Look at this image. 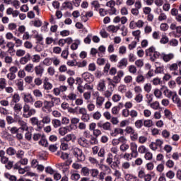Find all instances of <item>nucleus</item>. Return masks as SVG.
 I'll return each mask as SVG.
<instances>
[{"label": "nucleus", "instance_id": "f257e3e1", "mask_svg": "<svg viewBox=\"0 0 181 181\" xmlns=\"http://www.w3.org/2000/svg\"><path fill=\"white\" fill-rule=\"evenodd\" d=\"M16 157L17 159H20V160L14 165V169H19L21 165L23 166L28 165V158H25V151L23 150L16 151Z\"/></svg>", "mask_w": 181, "mask_h": 181}, {"label": "nucleus", "instance_id": "f03ea898", "mask_svg": "<svg viewBox=\"0 0 181 181\" xmlns=\"http://www.w3.org/2000/svg\"><path fill=\"white\" fill-rule=\"evenodd\" d=\"M23 117L24 118H30L32 115H35V114H36V110L33 108L30 109V106L26 103H25L23 107Z\"/></svg>", "mask_w": 181, "mask_h": 181}, {"label": "nucleus", "instance_id": "7ed1b4c3", "mask_svg": "<svg viewBox=\"0 0 181 181\" xmlns=\"http://www.w3.org/2000/svg\"><path fill=\"white\" fill-rule=\"evenodd\" d=\"M146 55L150 56L151 62H155L156 59H159L160 53H159L158 51H155V47H151L146 50Z\"/></svg>", "mask_w": 181, "mask_h": 181}, {"label": "nucleus", "instance_id": "20e7f679", "mask_svg": "<svg viewBox=\"0 0 181 181\" xmlns=\"http://www.w3.org/2000/svg\"><path fill=\"white\" fill-rule=\"evenodd\" d=\"M16 121L21 127L18 129H21L22 131H29V129L30 131H32V129H33V127H28V123L23 121V119H22L18 115H16Z\"/></svg>", "mask_w": 181, "mask_h": 181}, {"label": "nucleus", "instance_id": "39448f33", "mask_svg": "<svg viewBox=\"0 0 181 181\" xmlns=\"http://www.w3.org/2000/svg\"><path fill=\"white\" fill-rule=\"evenodd\" d=\"M113 160L114 156L112 155V153H108L107 155L106 163L110 165L111 169H115V168H118V166H119L118 161L113 162Z\"/></svg>", "mask_w": 181, "mask_h": 181}, {"label": "nucleus", "instance_id": "423d86ee", "mask_svg": "<svg viewBox=\"0 0 181 181\" xmlns=\"http://www.w3.org/2000/svg\"><path fill=\"white\" fill-rule=\"evenodd\" d=\"M45 98H47L49 104L52 105V107H55V105H60V103H62V100H60V98L54 97L52 94H47L45 96Z\"/></svg>", "mask_w": 181, "mask_h": 181}, {"label": "nucleus", "instance_id": "0eeeda50", "mask_svg": "<svg viewBox=\"0 0 181 181\" xmlns=\"http://www.w3.org/2000/svg\"><path fill=\"white\" fill-rule=\"evenodd\" d=\"M74 156L76 158L78 162H84L86 160V156L83 153V151L78 148H74Z\"/></svg>", "mask_w": 181, "mask_h": 181}, {"label": "nucleus", "instance_id": "6e6552de", "mask_svg": "<svg viewBox=\"0 0 181 181\" xmlns=\"http://www.w3.org/2000/svg\"><path fill=\"white\" fill-rule=\"evenodd\" d=\"M96 100H95V105L97 108H101L103 105H104V103L105 101V98L104 96L100 95V93L96 92Z\"/></svg>", "mask_w": 181, "mask_h": 181}, {"label": "nucleus", "instance_id": "1a4fd4ad", "mask_svg": "<svg viewBox=\"0 0 181 181\" xmlns=\"http://www.w3.org/2000/svg\"><path fill=\"white\" fill-rule=\"evenodd\" d=\"M160 90L163 91V94L166 98H172L176 93V91L171 90L165 86H163Z\"/></svg>", "mask_w": 181, "mask_h": 181}, {"label": "nucleus", "instance_id": "9d476101", "mask_svg": "<svg viewBox=\"0 0 181 181\" xmlns=\"http://www.w3.org/2000/svg\"><path fill=\"white\" fill-rule=\"evenodd\" d=\"M98 128H101L103 131H111V123L106 122L103 123V121H100L97 123Z\"/></svg>", "mask_w": 181, "mask_h": 181}, {"label": "nucleus", "instance_id": "9b49d317", "mask_svg": "<svg viewBox=\"0 0 181 181\" xmlns=\"http://www.w3.org/2000/svg\"><path fill=\"white\" fill-rule=\"evenodd\" d=\"M21 95L23 97L24 103H26L27 104L34 103L35 101V99H33V96H32V94L30 93H21Z\"/></svg>", "mask_w": 181, "mask_h": 181}, {"label": "nucleus", "instance_id": "f8f14e48", "mask_svg": "<svg viewBox=\"0 0 181 181\" xmlns=\"http://www.w3.org/2000/svg\"><path fill=\"white\" fill-rule=\"evenodd\" d=\"M34 71L36 76H38V77H42L43 76V73H45V67H43L42 64H40L35 66Z\"/></svg>", "mask_w": 181, "mask_h": 181}, {"label": "nucleus", "instance_id": "ddd939ff", "mask_svg": "<svg viewBox=\"0 0 181 181\" xmlns=\"http://www.w3.org/2000/svg\"><path fill=\"white\" fill-rule=\"evenodd\" d=\"M160 59L163 60L165 63H168L170 62V60H173L175 59V54L173 53H169V54H165L162 53L160 54Z\"/></svg>", "mask_w": 181, "mask_h": 181}, {"label": "nucleus", "instance_id": "4468645a", "mask_svg": "<svg viewBox=\"0 0 181 181\" xmlns=\"http://www.w3.org/2000/svg\"><path fill=\"white\" fill-rule=\"evenodd\" d=\"M52 108H53V107L52 104L49 102V100H45L44 105L42 107V111H43V112H47V114H49L52 112Z\"/></svg>", "mask_w": 181, "mask_h": 181}, {"label": "nucleus", "instance_id": "2eb2a0df", "mask_svg": "<svg viewBox=\"0 0 181 181\" xmlns=\"http://www.w3.org/2000/svg\"><path fill=\"white\" fill-rule=\"evenodd\" d=\"M107 89V86L105 84V80L100 79L97 85V90L100 91V93H103Z\"/></svg>", "mask_w": 181, "mask_h": 181}, {"label": "nucleus", "instance_id": "dca6fc26", "mask_svg": "<svg viewBox=\"0 0 181 181\" xmlns=\"http://www.w3.org/2000/svg\"><path fill=\"white\" fill-rule=\"evenodd\" d=\"M124 71H119L117 73V75L112 78L115 84H119L121 83V79L124 77Z\"/></svg>", "mask_w": 181, "mask_h": 181}, {"label": "nucleus", "instance_id": "f3484780", "mask_svg": "<svg viewBox=\"0 0 181 181\" xmlns=\"http://www.w3.org/2000/svg\"><path fill=\"white\" fill-rule=\"evenodd\" d=\"M82 78H83L85 81H87V83H93V81H94V76L88 72L83 73L82 74Z\"/></svg>", "mask_w": 181, "mask_h": 181}, {"label": "nucleus", "instance_id": "a211bd4d", "mask_svg": "<svg viewBox=\"0 0 181 181\" xmlns=\"http://www.w3.org/2000/svg\"><path fill=\"white\" fill-rule=\"evenodd\" d=\"M78 144H79L81 146H83V148H88V146H90V142L84 137H80L78 139Z\"/></svg>", "mask_w": 181, "mask_h": 181}, {"label": "nucleus", "instance_id": "6ab92c4d", "mask_svg": "<svg viewBox=\"0 0 181 181\" xmlns=\"http://www.w3.org/2000/svg\"><path fill=\"white\" fill-rule=\"evenodd\" d=\"M131 153L135 155L136 156H138V144L135 142H131L129 145Z\"/></svg>", "mask_w": 181, "mask_h": 181}, {"label": "nucleus", "instance_id": "aec40b11", "mask_svg": "<svg viewBox=\"0 0 181 181\" xmlns=\"http://www.w3.org/2000/svg\"><path fill=\"white\" fill-rule=\"evenodd\" d=\"M58 131L59 135H62V136H64V135H66L67 132H71V129H70V127H60Z\"/></svg>", "mask_w": 181, "mask_h": 181}, {"label": "nucleus", "instance_id": "412c9836", "mask_svg": "<svg viewBox=\"0 0 181 181\" xmlns=\"http://www.w3.org/2000/svg\"><path fill=\"white\" fill-rule=\"evenodd\" d=\"M124 175L126 181H134L137 179L136 176L127 172H124Z\"/></svg>", "mask_w": 181, "mask_h": 181}, {"label": "nucleus", "instance_id": "4be33fe9", "mask_svg": "<svg viewBox=\"0 0 181 181\" xmlns=\"http://www.w3.org/2000/svg\"><path fill=\"white\" fill-rule=\"evenodd\" d=\"M41 118H42L41 122H42V124H44L45 125H49V124H50V122H52V118L50 117V115H49L42 116Z\"/></svg>", "mask_w": 181, "mask_h": 181}, {"label": "nucleus", "instance_id": "5701e85b", "mask_svg": "<svg viewBox=\"0 0 181 181\" xmlns=\"http://www.w3.org/2000/svg\"><path fill=\"white\" fill-rule=\"evenodd\" d=\"M173 103L177 104V107H181V100L177 95V93L175 92V94L171 98Z\"/></svg>", "mask_w": 181, "mask_h": 181}, {"label": "nucleus", "instance_id": "b1692460", "mask_svg": "<svg viewBox=\"0 0 181 181\" xmlns=\"http://www.w3.org/2000/svg\"><path fill=\"white\" fill-rule=\"evenodd\" d=\"M146 80V78L142 74H139L136 77V83L138 84H144Z\"/></svg>", "mask_w": 181, "mask_h": 181}, {"label": "nucleus", "instance_id": "393cba45", "mask_svg": "<svg viewBox=\"0 0 181 181\" xmlns=\"http://www.w3.org/2000/svg\"><path fill=\"white\" fill-rule=\"evenodd\" d=\"M128 66V59L127 58H122L117 64L119 69H124Z\"/></svg>", "mask_w": 181, "mask_h": 181}, {"label": "nucleus", "instance_id": "a878e982", "mask_svg": "<svg viewBox=\"0 0 181 181\" xmlns=\"http://www.w3.org/2000/svg\"><path fill=\"white\" fill-rule=\"evenodd\" d=\"M43 88L46 90H52L53 88V84L49 82V79H45L43 82Z\"/></svg>", "mask_w": 181, "mask_h": 181}, {"label": "nucleus", "instance_id": "bb28decb", "mask_svg": "<svg viewBox=\"0 0 181 181\" xmlns=\"http://www.w3.org/2000/svg\"><path fill=\"white\" fill-rule=\"evenodd\" d=\"M29 61H30V54L29 53H27L24 57L20 59L21 64H26Z\"/></svg>", "mask_w": 181, "mask_h": 181}, {"label": "nucleus", "instance_id": "cd10ccee", "mask_svg": "<svg viewBox=\"0 0 181 181\" xmlns=\"http://www.w3.org/2000/svg\"><path fill=\"white\" fill-rule=\"evenodd\" d=\"M107 32H112V33H117L119 30V26L118 25H109L107 29Z\"/></svg>", "mask_w": 181, "mask_h": 181}, {"label": "nucleus", "instance_id": "c85d7f7f", "mask_svg": "<svg viewBox=\"0 0 181 181\" xmlns=\"http://www.w3.org/2000/svg\"><path fill=\"white\" fill-rule=\"evenodd\" d=\"M166 19H168V16L163 12V11H162V9H160V14L158 20L160 22H163V21H166Z\"/></svg>", "mask_w": 181, "mask_h": 181}, {"label": "nucleus", "instance_id": "c756f323", "mask_svg": "<svg viewBox=\"0 0 181 181\" xmlns=\"http://www.w3.org/2000/svg\"><path fill=\"white\" fill-rule=\"evenodd\" d=\"M24 70H25L27 73H33V71H35V66H33V64H28L25 65Z\"/></svg>", "mask_w": 181, "mask_h": 181}, {"label": "nucleus", "instance_id": "7c9ffc66", "mask_svg": "<svg viewBox=\"0 0 181 181\" xmlns=\"http://www.w3.org/2000/svg\"><path fill=\"white\" fill-rule=\"evenodd\" d=\"M76 99H77V95L74 93H71L66 96V101H76Z\"/></svg>", "mask_w": 181, "mask_h": 181}, {"label": "nucleus", "instance_id": "2f4dec72", "mask_svg": "<svg viewBox=\"0 0 181 181\" xmlns=\"http://www.w3.org/2000/svg\"><path fill=\"white\" fill-rule=\"evenodd\" d=\"M70 173H71V180L77 181L81 177L80 174L77 173H74V170H71Z\"/></svg>", "mask_w": 181, "mask_h": 181}, {"label": "nucleus", "instance_id": "473e14b6", "mask_svg": "<svg viewBox=\"0 0 181 181\" xmlns=\"http://www.w3.org/2000/svg\"><path fill=\"white\" fill-rule=\"evenodd\" d=\"M6 88V79L5 78H0V91H4Z\"/></svg>", "mask_w": 181, "mask_h": 181}, {"label": "nucleus", "instance_id": "72a5a7b5", "mask_svg": "<svg viewBox=\"0 0 181 181\" xmlns=\"http://www.w3.org/2000/svg\"><path fill=\"white\" fill-rule=\"evenodd\" d=\"M6 152L8 156H13L16 155V150L13 147H9L6 150Z\"/></svg>", "mask_w": 181, "mask_h": 181}, {"label": "nucleus", "instance_id": "f704fd0d", "mask_svg": "<svg viewBox=\"0 0 181 181\" xmlns=\"http://www.w3.org/2000/svg\"><path fill=\"white\" fill-rule=\"evenodd\" d=\"M143 124L146 128H152L153 127V121L152 119H146L143 122Z\"/></svg>", "mask_w": 181, "mask_h": 181}, {"label": "nucleus", "instance_id": "c9c22d12", "mask_svg": "<svg viewBox=\"0 0 181 181\" xmlns=\"http://www.w3.org/2000/svg\"><path fill=\"white\" fill-rule=\"evenodd\" d=\"M123 158L124 159H126V160H132V158H138V156L134 154L133 153H126L124 155Z\"/></svg>", "mask_w": 181, "mask_h": 181}, {"label": "nucleus", "instance_id": "e433bc0d", "mask_svg": "<svg viewBox=\"0 0 181 181\" xmlns=\"http://www.w3.org/2000/svg\"><path fill=\"white\" fill-rule=\"evenodd\" d=\"M16 85L17 86V87L20 91H23L24 88H23V80H21V79L16 80Z\"/></svg>", "mask_w": 181, "mask_h": 181}, {"label": "nucleus", "instance_id": "4c0bfd02", "mask_svg": "<svg viewBox=\"0 0 181 181\" xmlns=\"http://www.w3.org/2000/svg\"><path fill=\"white\" fill-rule=\"evenodd\" d=\"M39 145H41V146H49V143L47 142V140L46 139V137L43 136L40 141L38 142Z\"/></svg>", "mask_w": 181, "mask_h": 181}, {"label": "nucleus", "instance_id": "58836bf2", "mask_svg": "<svg viewBox=\"0 0 181 181\" xmlns=\"http://www.w3.org/2000/svg\"><path fill=\"white\" fill-rule=\"evenodd\" d=\"M134 101L137 103H142L144 101V95L142 93L136 94L134 97Z\"/></svg>", "mask_w": 181, "mask_h": 181}, {"label": "nucleus", "instance_id": "ea45409f", "mask_svg": "<svg viewBox=\"0 0 181 181\" xmlns=\"http://www.w3.org/2000/svg\"><path fill=\"white\" fill-rule=\"evenodd\" d=\"M175 172L173 170H168L166 173H165V176L167 179H170V180H172V179H175Z\"/></svg>", "mask_w": 181, "mask_h": 181}, {"label": "nucleus", "instance_id": "a19ab883", "mask_svg": "<svg viewBox=\"0 0 181 181\" xmlns=\"http://www.w3.org/2000/svg\"><path fill=\"white\" fill-rule=\"evenodd\" d=\"M90 169L87 167H83L81 170V173L83 175V176H90Z\"/></svg>", "mask_w": 181, "mask_h": 181}, {"label": "nucleus", "instance_id": "79ce46f5", "mask_svg": "<svg viewBox=\"0 0 181 181\" xmlns=\"http://www.w3.org/2000/svg\"><path fill=\"white\" fill-rule=\"evenodd\" d=\"M61 145H60V149L62 151H67L69 149V144L67 142L60 139Z\"/></svg>", "mask_w": 181, "mask_h": 181}, {"label": "nucleus", "instance_id": "37998d69", "mask_svg": "<svg viewBox=\"0 0 181 181\" xmlns=\"http://www.w3.org/2000/svg\"><path fill=\"white\" fill-rule=\"evenodd\" d=\"M132 35L135 37V40L137 42H139V39H141V30H136L132 32Z\"/></svg>", "mask_w": 181, "mask_h": 181}, {"label": "nucleus", "instance_id": "c03bdc74", "mask_svg": "<svg viewBox=\"0 0 181 181\" xmlns=\"http://www.w3.org/2000/svg\"><path fill=\"white\" fill-rule=\"evenodd\" d=\"M148 151V149L146 148V146L144 145H141L138 147V153H141V155H144V153H146Z\"/></svg>", "mask_w": 181, "mask_h": 181}, {"label": "nucleus", "instance_id": "a18cd8bd", "mask_svg": "<svg viewBox=\"0 0 181 181\" xmlns=\"http://www.w3.org/2000/svg\"><path fill=\"white\" fill-rule=\"evenodd\" d=\"M52 124L54 128H59V127L62 126V121H60L57 119H54L52 120Z\"/></svg>", "mask_w": 181, "mask_h": 181}, {"label": "nucleus", "instance_id": "49530a36", "mask_svg": "<svg viewBox=\"0 0 181 181\" xmlns=\"http://www.w3.org/2000/svg\"><path fill=\"white\" fill-rule=\"evenodd\" d=\"M144 90L146 93H149L151 91H152V85L151 83H147L144 85Z\"/></svg>", "mask_w": 181, "mask_h": 181}, {"label": "nucleus", "instance_id": "de8ad7c7", "mask_svg": "<svg viewBox=\"0 0 181 181\" xmlns=\"http://www.w3.org/2000/svg\"><path fill=\"white\" fill-rule=\"evenodd\" d=\"M101 117H102V115H101V112H100V111H96L93 112L92 115V117L96 121H99V119H101Z\"/></svg>", "mask_w": 181, "mask_h": 181}, {"label": "nucleus", "instance_id": "09e8293b", "mask_svg": "<svg viewBox=\"0 0 181 181\" xmlns=\"http://www.w3.org/2000/svg\"><path fill=\"white\" fill-rule=\"evenodd\" d=\"M40 55L39 54H34L32 56L31 60L33 63H40L41 60Z\"/></svg>", "mask_w": 181, "mask_h": 181}, {"label": "nucleus", "instance_id": "8fccbe9b", "mask_svg": "<svg viewBox=\"0 0 181 181\" xmlns=\"http://www.w3.org/2000/svg\"><path fill=\"white\" fill-rule=\"evenodd\" d=\"M14 112H16L18 114V112H21L22 111V104L21 103H16L13 107Z\"/></svg>", "mask_w": 181, "mask_h": 181}, {"label": "nucleus", "instance_id": "3c124183", "mask_svg": "<svg viewBox=\"0 0 181 181\" xmlns=\"http://www.w3.org/2000/svg\"><path fill=\"white\" fill-rule=\"evenodd\" d=\"M45 43L47 45H52V43H54V45H56V40L52 37H47L45 39Z\"/></svg>", "mask_w": 181, "mask_h": 181}, {"label": "nucleus", "instance_id": "603ef678", "mask_svg": "<svg viewBox=\"0 0 181 181\" xmlns=\"http://www.w3.org/2000/svg\"><path fill=\"white\" fill-rule=\"evenodd\" d=\"M74 138V134H67L64 138L61 139L62 141H64V142H70Z\"/></svg>", "mask_w": 181, "mask_h": 181}, {"label": "nucleus", "instance_id": "864d4df0", "mask_svg": "<svg viewBox=\"0 0 181 181\" xmlns=\"http://www.w3.org/2000/svg\"><path fill=\"white\" fill-rule=\"evenodd\" d=\"M64 8H67V9H69L70 11H73V3L71 1H65L63 3Z\"/></svg>", "mask_w": 181, "mask_h": 181}, {"label": "nucleus", "instance_id": "5fc2aeb1", "mask_svg": "<svg viewBox=\"0 0 181 181\" xmlns=\"http://www.w3.org/2000/svg\"><path fill=\"white\" fill-rule=\"evenodd\" d=\"M135 127L137 128V129H141L142 127H144V120L142 119H138L134 123Z\"/></svg>", "mask_w": 181, "mask_h": 181}, {"label": "nucleus", "instance_id": "6e6d98bb", "mask_svg": "<svg viewBox=\"0 0 181 181\" xmlns=\"http://www.w3.org/2000/svg\"><path fill=\"white\" fill-rule=\"evenodd\" d=\"M33 94L35 95V97H37L38 98H42L43 97V93H42V91L39 89H35L33 91Z\"/></svg>", "mask_w": 181, "mask_h": 181}, {"label": "nucleus", "instance_id": "4d7b16f0", "mask_svg": "<svg viewBox=\"0 0 181 181\" xmlns=\"http://www.w3.org/2000/svg\"><path fill=\"white\" fill-rule=\"evenodd\" d=\"M26 54V51L22 49H17L16 52V55L17 57H22Z\"/></svg>", "mask_w": 181, "mask_h": 181}, {"label": "nucleus", "instance_id": "13d9d810", "mask_svg": "<svg viewBox=\"0 0 181 181\" xmlns=\"http://www.w3.org/2000/svg\"><path fill=\"white\" fill-rule=\"evenodd\" d=\"M52 58H45L43 62H42V64H44V66H52Z\"/></svg>", "mask_w": 181, "mask_h": 181}, {"label": "nucleus", "instance_id": "bf43d9fd", "mask_svg": "<svg viewBox=\"0 0 181 181\" xmlns=\"http://www.w3.org/2000/svg\"><path fill=\"white\" fill-rule=\"evenodd\" d=\"M149 106L152 110H159L160 104L159 102L155 101L153 103H150Z\"/></svg>", "mask_w": 181, "mask_h": 181}, {"label": "nucleus", "instance_id": "052dcab7", "mask_svg": "<svg viewBox=\"0 0 181 181\" xmlns=\"http://www.w3.org/2000/svg\"><path fill=\"white\" fill-rule=\"evenodd\" d=\"M114 91V90H104L103 93V95L105 98H111V95H112V92Z\"/></svg>", "mask_w": 181, "mask_h": 181}, {"label": "nucleus", "instance_id": "680f3d73", "mask_svg": "<svg viewBox=\"0 0 181 181\" xmlns=\"http://www.w3.org/2000/svg\"><path fill=\"white\" fill-rule=\"evenodd\" d=\"M133 80H134V78H132V76L127 75L124 77V82L125 83V84H131V83H132Z\"/></svg>", "mask_w": 181, "mask_h": 181}, {"label": "nucleus", "instance_id": "e2e57ef3", "mask_svg": "<svg viewBox=\"0 0 181 181\" xmlns=\"http://www.w3.org/2000/svg\"><path fill=\"white\" fill-rule=\"evenodd\" d=\"M6 78L10 81H13V80H15V78H16V74H13L12 72H9L8 74H7Z\"/></svg>", "mask_w": 181, "mask_h": 181}, {"label": "nucleus", "instance_id": "0e129e2a", "mask_svg": "<svg viewBox=\"0 0 181 181\" xmlns=\"http://www.w3.org/2000/svg\"><path fill=\"white\" fill-rule=\"evenodd\" d=\"M78 45H80V40H75L74 42L71 45V50H76L78 47Z\"/></svg>", "mask_w": 181, "mask_h": 181}, {"label": "nucleus", "instance_id": "69168bd1", "mask_svg": "<svg viewBox=\"0 0 181 181\" xmlns=\"http://www.w3.org/2000/svg\"><path fill=\"white\" fill-rule=\"evenodd\" d=\"M129 71L132 74H136V71H138V69H136V66H135V65H130L129 66Z\"/></svg>", "mask_w": 181, "mask_h": 181}, {"label": "nucleus", "instance_id": "338daca9", "mask_svg": "<svg viewBox=\"0 0 181 181\" xmlns=\"http://www.w3.org/2000/svg\"><path fill=\"white\" fill-rule=\"evenodd\" d=\"M119 149L121 152H127V151L129 149V145L127 144H122V145H120Z\"/></svg>", "mask_w": 181, "mask_h": 181}, {"label": "nucleus", "instance_id": "774afa93", "mask_svg": "<svg viewBox=\"0 0 181 181\" xmlns=\"http://www.w3.org/2000/svg\"><path fill=\"white\" fill-rule=\"evenodd\" d=\"M81 119L83 122H88V121H90V115H88V113H86L85 115H82Z\"/></svg>", "mask_w": 181, "mask_h": 181}]
</instances>
